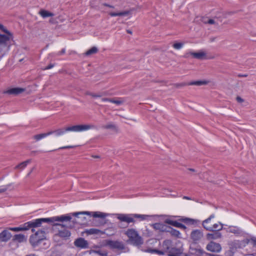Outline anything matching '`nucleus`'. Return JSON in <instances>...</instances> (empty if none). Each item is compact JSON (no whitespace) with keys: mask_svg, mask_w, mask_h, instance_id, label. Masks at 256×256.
Listing matches in <instances>:
<instances>
[{"mask_svg":"<svg viewBox=\"0 0 256 256\" xmlns=\"http://www.w3.org/2000/svg\"><path fill=\"white\" fill-rule=\"evenodd\" d=\"M202 22L206 24H214L216 22L213 19H208L207 18L202 17Z\"/></svg>","mask_w":256,"mask_h":256,"instance_id":"obj_32","label":"nucleus"},{"mask_svg":"<svg viewBox=\"0 0 256 256\" xmlns=\"http://www.w3.org/2000/svg\"><path fill=\"white\" fill-rule=\"evenodd\" d=\"M45 234V231L43 230H38L30 236L29 239L30 244L34 248L38 246L42 240L46 239Z\"/></svg>","mask_w":256,"mask_h":256,"instance_id":"obj_7","label":"nucleus"},{"mask_svg":"<svg viewBox=\"0 0 256 256\" xmlns=\"http://www.w3.org/2000/svg\"><path fill=\"white\" fill-rule=\"evenodd\" d=\"M38 14L43 18H46L48 17L53 16H54V14L50 12L48 10H41L38 12Z\"/></svg>","mask_w":256,"mask_h":256,"instance_id":"obj_28","label":"nucleus"},{"mask_svg":"<svg viewBox=\"0 0 256 256\" xmlns=\"http://www.w3.org/2000/svg\"><path fill=\"white\" fill-rule=\"evenodd\" d=\"M98 52V49L96 46H93L86 52V56H90L94 54H96Z\"/></svg>","mask_w":256,"mask_h":256,"instance_id":"obj_33","label":"nucleus"},{"mask_svg":"<svg viewBox=\"0 0 256 256\" xmlns=\"http://www.w3.org/2000/svg\"><path fill=\"white\" fill-rule=\"evenodd\" d=\"M30 160H27L26 161L23 162L20 164H19L17 165L16 166V168H20L21 170H22L26 166L28 163H30Z\"/></svg>","mask_w":256,"mask_h":256,"instance_id":"obj_34","label":"nucleus"},{"mask_svg":"<svg viewBox=\"0 0 256 256\" xmlns=\"http://www.w3.org/2000/svg\"><path fill=\"white\" fill-rule=\"evenodd\" d=\"M74 244L76 246L81 248H86L88 246V242L82 238L76 239L74 242Z\"/></svg>","mask_w":256,"mask_h":256,"instance_id":"obj_14","label":"nucleus"},{"mask_svg":"<svg viewBox=\"0 0 256 256\" xmlns=\"http://www.w3.org/2000/svg\"><path fill=\"white\" fill-rule=\"evenodd\" d=\"M70 220H68L70 222ZM68 222V220L67 221ZM56 222V223L59 224L57 222ZM64 225V226H60V229H58V236L62 238H67L70 236V232L67 229V228H71L72 226H66V224H63Z\"/></svg>","mask_w":256,"mask_h":256,"instance_id":"obj_10","label":"nucleus"},{"mask_svg":"<svg viewBox=\"0 0 256 256\" xmlns=\"http://www.w3.org/2000/svg\"><path fill=\"white\" fill-rule=\"evenodd\" d=\"M86 232L88 234H103L104 233V232L101 231L100 230L94 228L87 230H86Z\"/></svg>","mask_w":256,"mask_h":256,"instance_id":"obj_29","label":"nucleus"},{"mask_svg":"<svg viewBox=\"0 0 256 256\" xmlns=\"http://www.w3.org/2000/svg\"><path fill=\"white\" fill-rule=\"evenodd\" d=\"M94 128L95 126L93 124H80L68 126L66 128V130L74 132H81Z\"/></svg>","mask_w":256,"mask_h":256,"instance_id":"obj_8","label":"nucleus"},{"mask_svg":"<svg viewBox=\"0 0 256 256\" xmlns=\"http://www.w3.org/2000/svg\"><path fill=\"white\" fill-rule=\"evenodd\" d=\"M66 132L68 131L66 130V128H65L64 129L59 128L54 130H50L48 132L50 133V135L54 134L56 136H58L63 135Z\"/></svg>","mask_w":256,"mask_h":256,"instance_id":"obj_25","label":"nucleus"},{"mask_svg":"<svg viewBox=\"0 0 256 256\" xmlns=\"http://www.w3.org/2000/svg\"><path fill=\"white\" fill-rule=\"evenodd\" d=\"M93 158H99L100 156H92Z\"/></svg>","mask_w":256,"mask_h":256,"instance_id":"obj_55","label":"nucleus"},{"mask_svg":"<svg viewBox=\"0 0 256 256\" xmlns=\"http://www.w3.org/2000/svg\"><path fill=\"white\" fill-rule=\"evenodd\" d=\"M184 198L186 199V200H190V198H189L188 196H184Z\"/></svg>","mask_w":256,"mask_h":256,"instance_id":"obj_53","label":"nucleus"},{"mask_svg":"<svg viewBox=\"0 0 256 256\" xmlns=\"http://www.w3.org/2000/svg\"><path fill=\"white\" fill-rule=\"evenodd\" d=\"M102 128L104 129H112V130H116V126L112 123H109L106 125L103 126Z\"/></svg>","mask_w":256,"mask_h":256,"instance_id":"obj_35","label":"nucleus"},{"mask_svg":"<svg viewBox=\"0 0 256 256\" xmlns=\"http://www.w3.org/2000/svg\"><path fill=\"white\" fill-rule=\"evenodd\" d=\"M213 233H208L206 234V238L208 240H216L220 238L222 236V234L219 232H213Z\"/></svg>","mask_w":256,"mask_h":256,"instance_id":"obj_23","label":"nucleus"},{"mask_svg":"<svg viewBox=\"0 0 256 256\" xmlns=\"http://www.w3.org/2000/svg\"><path fill=\"white\" fill-rule=\"evenodd\" d=\"M186 84H181V86H186Z\"/></svg>","mask_w":256,"mask_h":256,"instance_id":"obj_57","label":"nucleus"},{"mask_svg":"<svg viewBox=\"0 0 256 256\" xmlns=\"http://www.w3.org/2000/svg\"><path fill=\"white\" fill-rule=\"evenodd\" d=\"M206 252L200 248H196L190 246L188 253L183 252V248H180V254L179 256H201Z\"/></svg>","mask_w":256,"mask_h":256,"instance_id":"obj_9","label":"nucleus"},{"mask_svg":"<svg viewBox=\"0 0 256 256\" xmlns=\"http://www.w3.org/2000/svg\"><path fill=\"white\" fill-rule=\"evenodd\" d=\"M111 100H112V98H102V101L103 102H111Z\"/></svg>","mask_w":256,"mask_h":256,"instance_id":"obj_45","label":"nucleus"},{"mask_svg":"<svg viewBox=\"0 0 256 256\" xmlns=\"http://www.w3.org/2000/svg\"><path fill=\"white\" fill-rule=\"evenodd\" d=\"M224 224H222L220 222H218L212 225L210 227V230H208L210 232H219L223 229Z\"/></svg>","mask_w":256,"mask_h":256,"instance_id":"obj_20","label":"nucleus"},{"mask_svg":"<svg viewBox=\"0 0 256 256\" xmlns=\"http://www.w3.org/2000/svg\"><path fill=\"white\" fill-rule=\"evenodd\" d=\"M228 232L232 233L236 236L244 235V232L240 228L237 226H229L227 228H224Z\"/></svg>","mask_w":256,"mask_h":256,"instance_id":"obj_13","label":"nucleus"},{"mask_svg":"<svg viewBox=\"0 0 256 256\" xmlns=\"http://www.w3.org/2000/svg\"><path fill=\"white\" fill-rule=\"evenodd\" d=\"M144 252H149L151 254H158V252H159V250L156 249H152V248H148L144 250Z\"/></svg>","mask_w":256,"mask_h":256,"instance_id":"obj_36","label":"nucleus"},{"mask_svg":"<svg viewBox=\"0 0 256 256\" xmlns=\"http://www.w3.org/2000/svg\"><path fill=\"white\" fill-rule=\"evenodd\" d=\"M238 77H246L248 76V74H238Z\"/></svg>","mask_w":256,"mask_h":256,"instance_id":"obj_51","label":"nucleus"},{"mask_svg":"<svg viewBox=\"0 0 256 256\" xmlns=\"http://www.w3.org/2000/svg\"><path fill=\"white\" fill-rule=\"evenodd\" d=\"M74 147H75V146H62V147L59 148H58L56 149V150H64V149H69V148H74ZM52 151H54V150H50V152H52Z\"/></svg>","mask_w":256,"mask_h":256,"instance_id":"obj_40","label":"nucleus"},{"mask_svg":"<svg viewBox=\"0 0 256 256\" xmlns=\"http://www.w3.org/2000/svg\"><path fill=\"white\" fill-rule=\"evenodd\" d=\"M9 185L0 186V193L6 192L8 188Z\"/></svg>","mask_w":256,"mask_h":256,"instance_id":"obj_39","label":"nucleus"},{"mask_svg":"<svg viewBox=\"0 0 256 256\" xmlns=\"http://www.w3.org/2000/svg\"><path fill=\"white\" fill-rule=\"evenodd\" d=\"M126 32H128V34H132V32L130 30H126Z\"/></svg>","mask_w":256,"mask_h":256,"instance_id":"obj_54","label":"nucleus"},{"mask_svg":"<svg viewBox=\"0 0 256 256\" xmlns=\"http://www.w3.org/2000/svg\"><path fill=\"white\" fill-rule=\"evenodd\" d=\"M104 246H108L112 250L116 249L120 250L121 252H126L129 251L128 248L126 246L124 243L121 241L106 240H104Z\"/></svg>","mask_w":256,"mask_h":256,"instance_id":"obj_6","label":"nucleus"},{"mask_svg":"<svg viewBox=\"0 0 256 256\" xmlns=\"http://www.w3.org/2000/svg\"><path fill=\"white\" fill-rule=\"evenodd\" d=\"M166 232H170L172 236L177 238H180V233L178 230L174 229L170 226L168 227Z\"/></svg>","mask_w":256,"mask_h":256,"instance_id":"obj_27","label":"nucleus"},{"mask_svg":"<svg viewBox=\"0 0 256 256\" xmlns=\"http://www.w3.org/2000/svg\"><path fill=\"white\" fill-rule=\"evenodd\" d=\"M88 94L94 98H99V97L102 96V94H94V93H92V92L88 93Z\"/></svg>","mask_w":256,"mask_h":256,"instance_id":"obj_42","label":"nucleus"},{"mask_svg":"<svg viewBox=\"0 0 256 256\" xmlns=\"http://www.w3.org/2000/svg\"><path fill=\"white\" fill-rule=\"evenodd\" d=\"M122 101L119 100H114L112 98L111 102L116 104V105H120L122 103Z\"/></svg>","mask_w":256,"mask_h":256,"instance_id":"obj_41","label":"nucleus"},{"mask_svg":"<svg viewBox=\"0 0 256 256\" xmlns=\"http://www.w3.org/2000/svg\"><path fill=\"white\" fill-rule=\"evenodd\" d=\"M189 170L192 171V172H194L195 171V170L194 169H193V168H190Z\"/></svg>","mask_w":256,"mask_h":256,"instance_id":"obj_56","label":"nucleus"},{"mask_svg":"<svg viewBox=\"0 0 256 256\" xmlns=\"http://www.w3.org/2000/svg\"><path fill=\"white\" fill-rule=\"evenodd\" d=\"M31 172H32V170L28 174V175H30Z\"/></svg>","mask_w":256,"mask_h":256,"instance_id":"obj_59","label":"nucleus"},{"mask_svg":"<svg viewBox=\"0 0 256 256\" xmlns=\"http://www.w3.org/2000/svg\"><path fill=\"white\" fill-rule=\"evenodd\" d=\"M65 52H66V49L62 48L60 51L58 52L57 53V55L60 56V55L64 54Z\"/></svg>","mask_w":256,"mask_h":256,"instance_id":"obj_43","label":"nucleus"},{"mask_svg":"<svg viewBox=\"0 0 256 256\" xmlns=\"http://www.w3.org/2000/svg\"><path fill=\"white\" fill-rule=\"evenodd\" d=\"M126 234L129 238L130 243L133 246L139 248L143 244L142 238L135 230L128 229L126 232Z\"/></svg>","mask_w":256,"mask_h":256,"instance_id":"obj_4","label":"nucleus"},{"mask_svg":"<svg viewBox=\"0 0 256 256\" xmlns=\"http://www.w3.org/2000/svg\"><path fill=\"white\" fill-rule=\"evenodd\" d=\"M12 241L13 242L22 243L26 241V238L23 234H16L13 236Z\"/></svg>","mask_w":256,"mask_h":256,"instance_id":"obj_19","label":"nucleus"},{"mask_svg":"<svg viewBox=\"0 0 256 256\" xmlns=\"http://www.w3.org/2000/svg\"><path fill=\"white\" fill-rule=\"evenodd\" d=\"M50 133H49V132H48L46 133H42L36 134L34 136V138L36 140V141H38L42 140V138H44L48 136H50Z\"/></svg>","mask_w":256,"mask_h":256,"instance_id":"obj_30","label":"nucleus"},{"mask_svg":"<svg viewBox=\"0 0 256 256\" xmlns=\"http://www.w3.org/2000/svg\"><path fill=\"white\" fill-rule=\"evenodd\" d=\"M8 230H12L14 232H20L22 231L20 226L18 227H14V228H8Z\"/></svg>","mask_w":256,"mask_h":256,"instance_id":"obj_38","label":"nucleus"},{"mask_svg":"<svg viewBox=\"0 0 256 256\" xmlns=\"http://www.w3.org/2000/svg\"><path fill=\"white\" fill-rule=\"evenodd\" d=\"M204 236L202 230H194L190 233V238L195 243L199 242Z\"/></svg>","mask_w":256,"mask_h":256,"instance_id":"obj_11","label":"nucleus"},{"mask_svg":"<svg viewBox=\"0 0 256 256\" xmlns=\"http://www.w3.org/2000/svg\"><path fill=\"white\" fill-rule=\"evenodd\" d=\"M80 214H86L94 218H104L106 214L100 212H80L73 213H70L66 214H63L60 216H55L46 218H40L33 220L31 221L28 222L24 224L20 225L22 231L26 230L32 228V232H34V228L41 226L44 222L50 224L52 226H64L63 224L56 223V222H64L70 220L72 219V216H78Z\"/></svg>","mask_w":256,"mask_h":256,"instance_id":"obj_1","label":"nucleus"},{"mask_svg":"<svg viewBox=\"0 0 256 256\" xmlns=\"http://www.w3.org/2000/svg\"><path fill=\"white\" fill-rule=\"evenodd\" d=\"M25 90H26L24 88H14L8 90L6 92H4V93L13 96H17L24 92Z\"/></svg>","mask_w":256,"mask_h":256,"instance_id":"obj_16","label":"nucleus"},{"mask_svg":"<svg viewBox=\"0 0 256 256\" xmlns=\"http://www.w3.org/2000/svg\"><path fill=\"white\" fill-rule=\"evenodd\" d=\"M252 255L253 256H256V254H252Z\"/></svg>","mask_w":256,"mask_h":256,"instance_id":"obj_58","label":"nucleus"},{"mask_svg":"<svg viewBox=\"0 0 256 256\" xmlns=\"http://www.w3.org/2000/svg\"><path fill=\"white\" fill-rule=\"evenodd\" d=\"M214 214H212L208 218L203 220L202 222V227L206 230H210V227L212 225L211 224L212 220L215 218Z\"/></svg>","mask_w":256,"mask_h":256,"instance_id":"obj_17","label":"nucleus"},{"mask_svg":"<svg viewBox=\"0 0 256 256\" xmlns=\"http://www.w3.org/2000/svg\"><path fill=\"white\" fill-rule=\"evenodd\" d=\"M188 54H190L194 58H196L198 60H203V59L205 58V56H206V53L204 52H190V53H187L186 54L187 56Z\"/></svg>","mask_w":256,"mask_h":256,"instance_id":"obj_22","label":"nucleus"},{"mask_svg":"<svg viewBox=\"0 0 256 256\" xmlns=\"http://www.w3.org/2000/svg\"><path fill=\"white\" fill-rule=\"evenodd\" d=\"M130 14V12L129 10H125L123 12H109V15L112 17L113 16H127Z\"/></svg>","mask_w":256,"mask_h":256,"instance_id":"obj_24","label":"nucleus"},{"mask_svg":"<svg viewBox=\"0 0 256 256\" xmlns=\"http://www.w3.org/2000/svg\"><path fill=\"white\" fill-rule=\"evenodd\" d=\"M0 30L6 34H0V60L9 52L10 46L14 44V36L12 32L0 24Z\"/></svg>","mask_w":256,"mask_h":256,"instance_id":"obj_2","label":"nucleus"},{"mask_svg":"<svg viewBox=\"0 0 256 256\" xmlns=\"http://www.w3.org/2000/svg\"><path fill=\"white\" fill-rule=\"evenodd\" d=\"M96 252L102 256H107V252H102L100 251H98Z\"/></svg>","mask_w":256,"mask_h":256,"instance_id":"obj_44","label":"nucleus"},{"mask_svg":"<svg viewBox=\"0 0 256 256\" xmlns=\"http://www.w3.org/2000/svg\"><path fill=\"white\" fill-rule=\"evenodd\" d=\"M152 227L156 230H159L161 232H167L168 226L162 223H156L152 224Z\"/></svg>","mask_w":256,"mask_h":256,"instance_id":"obj_21","label":"nucleus"},{"mask_svg":"<svg viewBox=\"0 0 256 256\" xmlns=\"http://www.w3.org/2000/svg\"><path fill=\"white\" fill-rule=\"evenodd\" d=\"M205 254H206V256H222L218 255V254H211L207 253V252H206Z\"/></svg>","mask_w":256,"mask_h":256,"instance_id":"obj_48","label":"nucleus"},{"mask_svg":"<svg viewBox=\"0 0 256 256\" xmlns=\"http://www.w3.org/2000/svg\"><path fill=\"white\" fill-rule=\"evenodd\" d=\"M183 45L184 44L182 43L178 42L174 44H173V47L176 50H180L182 47Z\"/></svg>","mask_w":256,"mask_h":256,"instance_id":"obj_37","label":"nucleus"},{"mask_svg":"<svg viewBox=\"0 0 256 256\" xmlns=\"http://www.w3.org/2000/svg\"><path fill=\"white\" fill-rule=\"evenodd\" d=\"M251 241L252 242L254 246H256V238H252Z\"/></svg>","mask_w":256,"mask_h":256,"instance_id":"obj_50","label":"nucleus"},{"mask_svg":"<svg viewBox=\"0 0 256 256\" xmlns=\"http://www.w3.org/2000/svg\"><path fill=\"white\" fill-rule=\"evenodd\" d=\"M180 254V248L172 246V242L170 240H164L162 244L161 250L158 252V254L168 256H179Z\"/></svg>","mask_w":256,"mask_h":256,"instance_id":"obj_3","label":"nucleus"},{"mask_svg":"<svg viewBox=\"0 0 256 256\" xmlns=\"http://www.w3.org/2000/svg\"><path fill=\"white\" fill-rule=\"evenodd\" d=\"M208 84V82L206 80H197V81H193L188 83L187 84L188 86H202Z\"/></svg>","mask_w":256,"mask_h":256,"instance_id":"obj_31","label":"nucleus"},{"mask_svg":"<svg viewBox=\"0 0 256 256\" xmlns=\"http://www.w3.org/2000/svg\"><path fill=\"white\" fill-rule=\"evenodd\" d=\"M12 237V234L8 228L4 230L0 233V241L2 242H7Z\"/></svg>","mask_w":256,"mask_h":256,"instance_id":"obj_15","label":"nucleus"},{"mask_svg":"<svg viewBox=\"0 0 256 256\" xmlns=\"http://www.w3.org/2000/svg\"><path fill=\"white\" fill-rule=\"evenodd\" d=\"M26 256H37V255H36V254H30L26 255Z\"/></svg>","mask_w":256,"mask_h":256,"instance_id":"obj_52","label":"nucleus"},{"mask_svg":"<svg viewBox=\"0 0 256 256\" xmlns=\"http://www.w3.org/2000/svg\"><path fill=\"white\" fill-rule=\"evenodd\" d=\"M116 218L120 222H126L128 224L131 222L134 223L135 222L134 218H140L141 220H146L148 216V215L140 214H116Z\"/></svg>","mask_w":256,"mask_h":256,"instance_id":"obj_5","label":"nucleus"},{"mask_svg":"<svg viewBox=\"0 0 256 256\" xmlns=\"http://www.w3.org/2000/svg\"><path fill=\"white\" fill-rule=\"evenodd\" d=\"M236 99L237 102H244V100L242 98H241L240 96H237Z\"/></svg>","mask_w":256,"mask_h":256,"instance_id":"obj_47","label":"nucleus"},{"mask_svg":"<svg viewBox=\"0 0 256 256\" xmlns=\"http://www.w3.org/2000/svg\"><path fill=\"white\" fill-rule=\"evenodd\" d=\"M206 249L211 252H220L222 250V246L220 244L211 241L206 245Z\"/></svg>","mask_w":256,"mask_h":256,"instance_id":"obj_12","label":"nucleus"},{"mask_svg":"<svg viewBox=\"0 0 256 256\" xmlns=\"http://www.w3.org/2000/svg\"><path fill=\"white\" fill-rule=\"evenodd\" d=\"M165 223L168 224L172 225L174 226L182 228L184 230L186 229V227L183 224L178 222L176 220H173L170 219H166L164 221Z\"/></svg>","mask_w":256,"mask_h":256,"instance_id":"obj_18","label":"nucleus"},{"mask_svg":"<svg viewBox=\"0 0 256 256\" xmlns=\"http://www.w3.org/2000/svg\"><path fill=\"white\" fill-rule=\"evenodd\" d=\"M102 5L104 6H108V7L110 8H114V6H113L108 4L106 3H104V4H102Z\"/></svg>","mask_w":256,"mask_h":256,"instance_id":"obj_49","label":"nucleus"},{"mask_svg":"<svg viewBox=\"0 0 256 256\" xmlns=\"http://www.w3.org/2000/svg\"><path fill=\"white\" fill-rule=\"evenodd\" d=\"M54 66V64H50L46 67L44 70H49V69L52 68Z\"/></svg>","mask_w":256,"mask_h":256,"instance_id":"obj_46","label":"nucleus"},{"mask_svg":"<svg viewBox=\"0 0 256 256\" xmlns=\"http://www.w3.org/2000/svg\"><path fill=\"white\" fill-rule=\"evenodd\" d=\"M176 218H180L178 220V221L184 222L186 224H194L196 222V220L188 218H182L180 216H175Z\"/></svg>","mask_w":256,"mask_h":256,"instance_id":"obj_26","label":"nucleus"}]
</instances>
